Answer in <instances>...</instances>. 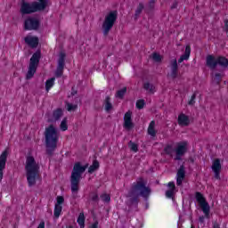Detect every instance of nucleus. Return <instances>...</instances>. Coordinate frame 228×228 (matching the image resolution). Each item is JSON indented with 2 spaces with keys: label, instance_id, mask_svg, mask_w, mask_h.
I'll return each mask as SVG.
<instances>
[{
  "label": "nucleus",
  "instance_id": "423d86ee",
  "mask_svg": "<svg viewBox=\"0 0 228 228\" xmlns=\"http://www.w3.org/2000/svg\"><path fill=\"white\" fill-rule=\"evenodd\" d=\"M45 7H44V4H40L39 2H32L27 3L26 0L21 3L20 12L22 15H29L30 13H36V12H44Z\"/></svg>",
  "mask_w": 228,
  "mask_h": 228
},
{
  "label": "nucleus",
  "instance_id": "7ed1b4c3",
  "mask_svg": "<svg viewBox=\"0 0 228 228\" xmlns=\"http://www.w3.org/2000/svg\"><path fill=\"white\" fill-rule=\"evenodd\" d=\"M25 170L28 184L29 188H31V186L37 184V179H38L40 175V165L37 163L35 158L28 156L26 159Z\"/></svg>",
  "mask_w": 228,
  "mask_h": 228
},
{
  "label": "nucleus",
  "instance_id": "f704fd0d",
  "mask_svg": "<svg viewBox=\"0 0 228 228\" xmlns=\"http://www.w3.org/2000/svg\"><path fill=\"white\" fill-rule=\"evenodd\" d=\"M61 131H67L69 126H67V118H64L61 123Z\"/></svg>",
  "mask_w": 228,
  "mask_h": 228
},
{
  "label": "nucleus",
  "instance_id": "f257e3e1",
  "mask_svg": "<svg viewBox=\"0 0 228 228\" xmlns=\"http://www.w3.org/2000/svg\"><path fill=\"white\" fill-rule=\"evenodd\" d=\"M152 190L151 187L147 186V181L140 177L134 183L126 194L130 204H138L140 202V197L147 199L151 197Z\"/></svg>",
  "mask_w": 228,
  "mask_h": 228
},
{
  "label": "nucleus",
  "instance_id": "20e7f679",
  "mask_svg": "<svg viewBox=\"0 0 228 228\" xmlns=\"http://www.w3.org/2000/svg\"><path fill=\"white\" fill-rule=\"evenodd\" d=\"M88 168V164L81 166V162L75 163L70 176L71 191L72 193H77L79 191V183L81 182V176Z\"/></svg>",
  "mask_w": 228,
  "mask_h": 228
},
{
  "label": "nucleus",
  "instance_id": "ddd939ff",
  "mask_svg": "<svg viewBox=\"0 0 228 228\" xmlns=\"http://www.w3.org/2000/svg\"><path fill=\"white\" fill-rule=\"evenodd\" d=\"M8 159V151H4L0 155V183L3 181L4 170L6 168V160Z\"/></svg>",
  "mask_w": 228,
  "mask_h": 228
},
{
  "label": "nucleus",
  "instance_id": "6ab92c4d",
  "mask_svg": "<svg viewBox=\"0 0 228 228\" xmlns=\"http://www.w3.org/2000/svg\"><path fill=\"white\" fill-rule=\"evenodd\" d=\"M169 190L166 191V197L167 199H172L175 195V183L174 182H169L167 184Z\"/></svg>",
  "mask_w": 228,
  "mask_h": 228
},
{
  "label": "nucleus",
  "instance_id": "58836bf2",
  "mask_svg": "<svg viewBox=\"0 0 228 228\" xmlns=\"http://www.w3.org/2000/svg\"><path fill=\"white\" fill-rule=\"evenodd\" d=\"M68 111H74L77 110V105H74L71 103H67Z\"/></svg>",
  "mask_w": 228,
  "mask_h": 228
},
{
  "label": "nucleus",
  "instance_id": "8fccbe9b",
  "mask_svg": "<svg viewBox=\"0 0 228 228\" xmlns=\"http://www.w3.org/2000/svg\"><path fill=\"white\" fill-rule=\"evenodd\" d=\"M224 26L226 28V31H228V20H224Z\"/></svg>",
  "mask_w": 228,
  "mask_h": 228
},
{
  "label": "nucleus",
  "instance_id": "de8ad7c7",
  "mask_svg": "<svg viewBox=\"0 0 228 228\" xmlns=\"http://www.w3.org/2000/svg\"><path fill=\"white\" fill-rule=\"evenodd\" d=\"M199 220H200V224H204V220H205L204 216H200Z\"/></svg>",
  "mask_w": 228,
  "mask_h": 228
},
{
  "label": "nucleus",
  "instance_id": "1a4fd4ad",
  "mask_svg": "<svg viewBox=\"0 0 228 228\" xmlns=\"http://www.w3.org/2000/svg\"><path fill=\"white\" fill-rule=\"evenodd\" d=\"M196 200L199 202L206 218H209V211H210V207L209 203L206 201V198H204V195L200 192H196L195 194Z\"/></svg>",
  "mask_w": 228,
  "mask_h": 228
},
{
  "label": "nucleus",
  "instance_id": "37998d69",
  "mask_svg": "<svg viewBox=\"0 0 228 228\" xmlns=\"http://www.w3.org/2000/svg\"><path fill=\"white\" fill-rule=\"evenodd\" d=\"M40 4H44V8L46 9L49 6V0H37Z\"/></svg>",
  "mask_w": 228,
  "mask_h": 228
},
{
  "label": "nucleus",
  "instance_id": "a878e982",
  "mask_svg": "<svg viewBox=\"0 0 228 228\" xmlns=\"http://www.w3.org/2000/svg\"><path fill=\"white\" fill-rule=\"evenodd\" d=\"M127 93V87H123L116 93V97L118 99H124V95Z\"/></svg>",
  "mask_w": 228,
  "mask_h": 228
},
{
  "label": "nucleus",
  "instance_id": "4be33fe9",
  "mask_svg": "<svg viewBox=\"0 0 228 228\" xmlns=\"http://www.w3.org/2000/svg\"><path fill=\"white\" fill-rule=\"evenodd\" d=\"M156 6V0H150L149 3L144 6L145 13H151Z\"/></svg>",
  "mask_w": 228,
  "mask_h": 228
},
{
  "label": "nucleus",
  "instance_id": "4468645a",
  "mask_svg": "<svg viewBox=\"0 0 228 228\" xmlns=\"http://www.w3.org/2000/svg\"><path fill=\"white\" fill-rule=\"evenodd\" d=\"M132 116H133V112H131V110H128L126 113H125V116H124L123 126L125 127V129H127V131L134 127V124L133 123V119L131 118Z\"/></svg>",
  "mask_w": 228,
  "mask_h": 228
},
{
  "label": "nucleus",
  "instance_id": "0eeeda50",
  "mask_svg": "<svg viewBox=\"0 0 228 228\" xmlns=\"http://www.w3.org/2000/svg\"><path fill=\"white\" fill-rule=\"evenodd\" d=\"M206 65L209 67L211 70H215L218 65L223 69L228 68V59L224 56L215 58L213 55H208L206 58Z\"/></svg>",
  "mask_w": 228,
  "mask_h": 228
},
{
  "label": "nucleus",
  "instance_id": "473e14b6",
  "mask_svg": "<svg viewBox=\"0 0 228 228\" xmlns=\"http://www.w3.org/2000/svg\"><path fill=\"white\" fill-rule=\"evenodd\" d=\"M144 90H147V92H149L150 94H154V86L151 83H145L143 86Z\"/></svg>",
  "mask_w": 228,
  "mask_h": 228
},
{
  "label": "nucleus",
  "instance_id": "ea45409f",
  "mask_svg": "<svg viewBox=\"0 0 228 228\" xmlns=\"http://www.w3.org/2000/svg\"><path fill=\"white\" fill-rule=\"evenodd\" d=\"M223 75L220 73H216L214 79L216 80L217 85H220V81H222Z\"/></svg>",
  "mask_w": 228,
  "mask_h": 228
},
{
  "label": "nucleus",
  "instance_id": "a211bd4d",
  "mask_svg": "<svg viewBox=\"0 0 228 228\" xmlns=\"http://www.w3.org/2000/svg\"><path fill=\"white\" fill-rule=\"evenodd\" d=\"M25 43H27L29 47H32V49H35L38 46V37H34L31 36L26 37Z\"/></svg>",
  "mask_w": 228,
  "mask_h": 228
},
{
  "label": "nucleus",
  "instance_id": "c9c22d12",
  "mask_svg": "<svg viewBox=\"0 0 228 228\" xmlns=\"http://www.w3.org/2000/svg\"><path fill=\"white\" fill-rule=\"evenodd\" d=\"M143 106H145V100H138L136 102V108L138 110H143Z\"/></svg>",
  "mask_w": 228,
  "mask_h": 228
},
{
  "label": "nucleus",
  "instance_id": "2eb2a0df",
  "mask_svg": "<svg viewBox=\"0 0 228 228\" xmlns=\"http://www.w3.org/2000/svg\"><path fill=\"white\" fill-rule=\"evenodd\" d=\"M170 69H171V77L172 79L177 78L179 76V65H177V59H173L170 61Z\"/></svg>",
  "mask_w": 228,
  "mask_h": 228
},
{
  "label": "nucleus",
  "instance_id": "79ce46f5",
  "mask_svg": "<svg viewBox=\"0 0 228 228\" xmlns=\"http://www.w3.org/2000/svg\"><path fill=\"white\" fill-rule=\"evenodd\" d=\"M40 4H44V8L46 9L49 6V0H37Z\"/></svg>",
  "mask_w": 228,
  "mask_h": 228
},
{
  "label": "nucleus",
  "instance_id": "6e6552de",
  "mask_svg": "<svg viewBox=\"0 0 228 228\" xmlns=\"http://www.w3.org/2000/svg\"><path fill=\"white\" fill-rule=\"evenodd\" d=\"M38 63H40V53L37 52L30 58V62L28 66V70L26 75V79H31L33 76H35L37 69L38 67Z\"/></svg>",
  "mask_w": 228,
  "mask_h": 228
},
{
  "label": "nucleus",
  "instance_id": "39448f33",
  "mask_svg": "<svg viewBox=\"0 0 228 228\" xmlns=\"http://www.w3.org/2000/svg\"><path fill=\"white\" fill-rule=\"evenodd\" d=\"M118 17V12L117 11H111L105 16V19L102 25V29L103 31L104 37H108V35H110V31L113 29V26H115Z\"/></svg>",
  "mask_w": 228,
  "mask_h": 228
},
{
  "label": "nucleus",
  "instance_id": "412c9836",
  "mask_svg": "<svg viewBox=\"0 0 228 228\" xmlns=\"http://www.w3.org/2000/svg\"><path fill=\"white\" fill-rule=\"evenodd\" d=\"M191 53V48L190 47V45H187L185 47V52L184 54L181 55V57L178 60V63H183V61L184 60H190V54Z\"/></svg>",
  "mask_w": 228,
  "mask_h": 228
},
{
  "label": "nucleus",
  "instance_id": "e433bc0d",
  "mask_svg": "<svg viewBox=\"0 0 228 228\" xmlns=\"http://www.w3.org/2000/svg\"><path fill=\"white\" fill-rule=\"evenodd\" d=\"M100 197L103 202H110L111 200V198L110 197V195L106 193L102 194Z\"/></svg>",
  "mask_w": 228,
  "mask_h": 228
},
{
  "label": "nucleus",
  "instance_id": "9b49d317",
  "mask_svg": "<svg viewBox=\"0 0 228 228\" xmlns=\"http://www.w3.org/2000/svg\"><path fill=\"white\" fill-rule=\"evenodd\" d=\"M188 151V142H182L177 144V147L175 149V161H181L183 155L186 154Z\"/></svg>",
  "mask_w": 228,
  "mask_h": 228
},
{
  "label": "nucleus",
  "instance_id": "393cba45",
  "mask_svg": "<svg viewBox=\"0 0 228 228\" xmlns=\"http://www.w3.org/2000/svg\"><path fill=\"white\" fill-rule=\"evenodd\" d=\"M56 78L52 77V78L46 80V82H45V90H46V92H49V90H51V88H53V86H54V80Z\"/></svg>",
  "mask_w": 228,
  "mask_h": 228
},
{
  "label": "nucleus",
  "instance_id": "cd10ccee",
  "mask_svg": "<svg viewBox=\"0 0 228 228\" xmlns=\"http://www.w3.org/2000/svg\"><path fill=\"white\" fill-rule=\"evenodd\" d=\"M98 168H99V161L94 160L93 162V165L89 167L88 173L94 174V172H95V170H97Z\"/></svg>",
  "mask_w": 228,
  "mask_h": 228
},
{
  "label": "nucleus",
  "instance_id": "4c0bfd02",
  "mask_svg": "<svg viewBox=\"0 0 228 228\" xmlns=\"http://www.w3.org/2000/svg\"><path fill=\"white\" fill-rule=\"evenodd\" d=\"M195 99H197V94H193L191 100L188 102L189 106H193L195 104Z\"/></svg>",
  "mask_w": 228,
  "mask_h": 228
},
{
  "label": "nucleus",
  "instance_id": "c03bdc74",
  "mask_svg": "<svg viewBox=\"0 0 228 228\" xmlns=\"http://www.w3.org/2000/svg\"><path fill=\"white\" fill-rule=\"evenodd\" d=\"M166 154L171 155L172 154V146H167L165 148Z\"/></svg>",
  "mask_w": 228,
  "mask_h": 228
},
{
  "label": "nucleus",
  "instance_id": "5701e85b",
  "mask_svg": "<svg viewBox=\"0 0 228 228\" xmlns=\"http://www.w3.org/2000/svg\"><path fill=\"white\" fill-rule=\"evenodd\" d=\"M156 121L152 120L149 126H148V134H150V136H152L154 138V136H156Z\"/></svg>",
  "mask_w": 228,
  "mask_h": 228
},
{
  "label": "nucleus",
  "instance_id": "f03ea898",
  "mask_svg": "<svg viewBox=\"0 0 228 228\" xmlns=\"http://www.w3.org/2000/svg\"><path fill=\"white\" fill-rule=\"evenodd\" d=\"M60 138V134L53 125H50L45 130V143L46 147V154L48 156H53L56 147H58V140Z\"/></svg>",
  "mask_w": 228,
  "mask_h": 228
},
{
  "label": "nucleus",
  "instance_id": "aec40b11",
  "mask_svg": "<svg viewBox=\"0 0 228 228\" xmlns=\"http://www.w3.org/2000/svg\"><path fill=\"white\" fill-rule=\"evenodd\" d=\"M178 124L179 126H190V118L186 116L184 113H181L178 116Z\"/></svg>",
  "mask_w": 228,
  "mask_h": 228
},
{
  "label": "nucleus",
  "instance_id": "3c124183",
  "mask_svg": "<svg viewBox=\"0 0 228 228\" xmlns=\"http://www.w3.org/2000/svg\"><path fill=\"white\" fill-rule=\"evenodd\" d=\"M191 228H195V226L191 225Z\"/></svg>",
  "mask_w": 228,
  "mask_h": 228
},
{
  "label": "nucleus",
  "instance_id": "7c9ffc66",
  "mask_svg": "<svg viewBox=\"0 0 228 228\" xmlns=\"http://www.w3.org/2000/svg\"><path fill=\"white\" fill-rule=\"evenodd\" d=\"M143 10H145V5H143L142 3H140L135 10V17H140Z\"/></svg>",
  "mask_w": 228,
  "mask_h": 228
},
{
  "label": "nucleus",
  "instance_id": "f8f14e48",
  "mask_svg": "<svg viewBox=\"0 0 228 228\" xmlns=\"http://www.w3.org/2000/svg\"><path fill=\"white\" fill-rule=\"evenodd\" d=\"M63 69H65V53H61L55 71V77H61L63 76Z\"/></svg>",
  "mask_w": 228,
  "mask_h": 228
},
{
  "label": "nucleus",
  "instance_id": "2f4dec72",
  "mask_svg": "<svg viewBox=\"0 0 228 228\" xmlns=\"http://www.w3.org/2000/svg\"><path fill=\"white\" fill-rule=\"evenodd\" d=\"M151 58H152L153 61H156V63H160V61L163 60V57L158 53H153L151 55Z\"/></svg>",
  "mask_w": 228,
  "mask_h": 228
},
{
  "label": "nucleus",
  "instance_id": "a18cd8bd",
  "mask_svg": "<svg viewBox=\"0 0 228 228\" xmlns=\"http://www.w3.org/2000/svg\"><path fill=\"white\" fill-rule=\"evenodd\" d=\"M92 200L94 202H98L99 201V195H97V193H94L93 196H92Z\"/></svg>",
  "mask_w": 228,
  "mask_h": 228
},
{
  "label": "nucleus",
  "instance_id": "c85d7f7f",
  "mask_svg": "<svg viewBox=\"0 0 228 228\" xmlns=\"http://www.w3.org/2000/svg\"><path fill=\"white\" fill-rule=\"evenodd\" d=\"M111 98L110 96H107L105 98V111H110V110L113 108V105L111 104Z\"/></svg>",
  "mask_w": 228,
  "mask_h": 228
},
{
  "label": "nucleus",
  "instance_id": "bb28decb",
  "mask_svg": "<svg viewBox=\"0 0 228 228\" xmlns=\"http://www.w3.org/2000/svg\"><path fill=\"white\" fill-rule=\"evenodd\" d=\"M61 209H63V207H61V205L55 204L54 212H53L55 218H60V215H61Z\"/></svg>",
  "mask_w": 228,
  "mask_h": 228
},
{
  "label": "nucleus",
  "instance_id": "c756f323",
  "mask_svg": "<svg viewBox=\"0 0 228 228\" xmlns=\"http://www.w3.org/2000/svg\"><path fill=\"white\" fill-rule=\"evenodd\" d=\"M77 224L80 226V228H85V214L80 213L77 218Z\"/></svg>",
  "mask_w": 228,
  "mask_h": 228
},
{
  "label": "nucleus",
  "instance_id": "72a5a7b5",
  "mask_svg": "<svg viewBox=\"0 0 228 228\" xmlns=\"http://www.w3.org/2000/svg\"><path fill=\"white\" fill-rule=\"evenodd\" d=\"M128 147H130V150L133 151V152H138V145L132 141L129 142Z\"/></svg>",
  "mask_w": 228,
  "mask_h": 228
},
{
  "label": "nucleus",
  "instance_id": "b1692460",
  "mask_svg": "<svg viewBox=\"0 0 228 228\" xmlns=\"http://www.w3.org/2000/svg\"><path fill=\"white\" fill-rule=\"evenodd\" d=\"M53 117L54 121L56 122V120H58L59 118H61V117H63V110H61V109L55 110L53 113Z\"/></svg>",
  "mask_w": 228,
  "mask_h": 228
},
{
  "label": "nucleus",
  "instance_id": "09e8293b",
  "mask_svg": "<svg viewBox=\"0 0 228 228\" xmlns=\"http://www.w3.org/2000/svg\"><path fill=\"white\" fill-rule=\"evenodd\" d=\"M171 8H172V10L177 8V4H176V2H175V3L172 4Z\"/></svg>",
  "mask_w": 228,
  "mask_h": 228
},
{
  "label": "nucleus",
  "instance_id": "f3484780",
  "mask_svg": "<svg viewBox=\"0 0 228 228\" xmlns=\"http://www.w3.org/2000/svg\"><path fill=\"white\" fill-rule=\"evenodd\" d=\"M212 170L215 174L216 179H220V171L222 170V164H220V159H216L213 161Z\"/></svg>",
  "mask_w": 228,
  "mask_h": 228
},
{
  "label": "nucleus",
  "instance_id": "49530a36",
  "mask_svg": "<svg viewBox=\"0 0 228 228\" xmlns=\"http://www.w3.org/2000/svg\"><path fill=\"white\" fill-rule=\"evenodd\" d=\"M77 94V91L72 87L71 89V95H76Z\"/></svg>",
  "mask_w": 228,
  "mask_h": 228
},
{
  "label": "nucleus",
  "instance_id": "a19ab883",
  "mask_svg": "<svg viewBox=\"0 0 228 228\" xmlns=\"http://www.w3.org/2000/svg\"><path fill=\"white\" fill-rule=\"evenodd\" d=\"M63 202H65V198H63V196H58L57 202L55 204H58V206H61Z\"/></svg>",
  "mask_w": 228,
  "mask_h": 228
},
{
  "label": "nucleus",
  "instance_id": "dca6fc26",
  "mask_svg": "<svg viewBox=\"0 0 228 228\" xmlns=\"http://www.w3.org/2000/svg\"><path fill=\"white\" fill-rule=\"evenodd\" d=\"M184 177H186V171L184 170V166H180L177 174H176V184L177 186H181L183 184V181H184Z\"/></svg>",
  "mask_w": 228,
  "mask_h": 228
},
{
  "label": "nucleus",
  "instance_id": "9d476101",
  "mask_svg": "<svg viewBox=\"0 0 228 228\" xmlns=\"http://www.w3.org/2000/svg\"><path fill=\"white\" fill-rule=\"evenodd\" d=\"M24 28L28 31H33L40 28V20L35 17H28L25 20Z\"/></svg>",
  "mask_w": 228,
  "mask_h": 228
}]
</instances>
